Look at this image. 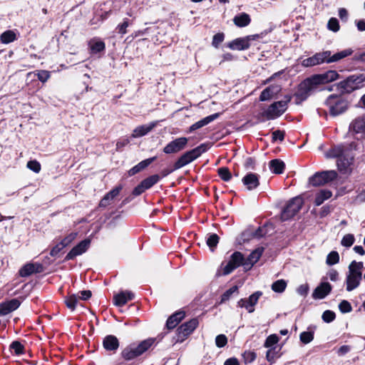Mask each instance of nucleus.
I'll return each mask as SVG.
<instances>
[{
	"label": "nucleus",
	"instance_id": "1",
	"mask_svg": "<svg viewBox=\"0 0 365 365\" xmlns=\"http://www.w3.org/2000/svg\"><path fill=\"white\" fill-rule=\"evenodd\" d=\"M357 149V144L352 142L348 145H339L331 148L326 153L327 158H337V167L339 171L346 173L354 160L352 150Z\"/></svg>",
	"mask_w": 365,
	"mask_h": 365
},
{
	"label": "nucleus",
	"instance_id": "2",
	"mask_svg": "<svg viewBox=\"0 0 365 365\" xmlns=\"http://www.w3.org/2000/svg\"><path fill=\"white\" fill-rule=\"evenodd\" d=\"M155 339L149 338L140 342L138 345L135 344H130L125 347L120 355L125 361H130L142 355L154 344Z\"/></svg>",
	"mask_w": 365,
	"mask_h": 365
},
{
	"label": "nucleus",
	"instance_id": "3",
	"mask_svg": "<svg viewBox=\"0 0 365 365\" xmlns=\"http://www.w3.org/2000/svg\"><path fill=\"white\" fill-rule=\"evenodd\" d=\"M207 149L205 144H201L195 148L185 152L174 164V169H180L200 157Z\"/></svg>",
	"mask_w": 365,
	"mask_h": 365
},
{
	"label": "nucleus",
	"instance_id": "4",
	"mask_svg": "<svg viewBox=\"0 0 365 365\" xmlns=\"http://www.w3.org/2000/svg\"><path fill=\"white\" fill-rule=\"evenodd\" d=\"M365 81V74L352 75L344 81L338 83V88L341 93H351L360 87V85Z\"/></svg>",
	"mask_w": 365,
	"mask_h": 365
},
{
	"label": "nucleus",
	"instance_id": "5",
	"mask_svg": "<svg viewBox=\"0 0 365 365\" xmlns=\"http://www.w3.org/2000/svg\"><path fill=\"white\" fill-rule=\"evenodd\" d=\"M317 84L312 80V77L303 81L298 86L295 93L297 103L305 101L317 88Z\"/></svg>",
	"mask_w": 365,
	"mask_h": 365
},
{
	"label": "nucleus",
	"instance_id": "6",
	"mask_svg": "<svg viewBox=\"0 0 365 365\" xmlns=\"http://www.w3.org/2000/svg\"><path fill=\"white\" fill-rule=\"evenodd\" d=\"M329 106V113L332 116H336L343 113L348 107L346 101L339 98L336 96L331 95L326 101Z\"/></svg>",
	"mask_w": 365,
	"mask_h": 365
},
{
	"label": "nucleus",
	"instance_id": "7",
	"mask_svg": "<svg viewBox=\"0 0 365 365\" xmlns=\"http://www.w3.org/2000/svg\"><path fill=\"white\" fill-rule=\"evenodd\" d=\"M304 202L301 197H295L287 203L283 210L281 219L283 221L287 220L294 217L302 208Z\"/></svg>",
	"mask_w": 365,
	"mask_h": 365
},
{
	"label": "nucleus",
	"instance_id": "8",
	"mask_svg": "<svg viewBox=\"0 0 365 365\" xmlns=\"http://www.w3.org/2000/svg\"><path fill=\"white\" fill-rule=\"evenodd\" d=\"M337 177V173L334 170H327L315 173L312 176L309 182L313 186H322L334 180Z\"/></svg>",
	"mask_w": 365,
	"mask_h": 365
},
{
	"label": "nucleus",
	"instance_id": "9",
	"mask_svg": "<svg viewBox=\"0 0 365 365\" xmlns=\"http://www.w3.org/2000/svg\"><path fill=\"white\" fill-rule=\"evenodd\" d=\"M290 101L289 98L287 101H279L274 102L269 106V108L264 111L263 115L267 119H274L285 112L287 108V103Z\"/></svg>",
	"mask_w": 365,
	"mask_h": 365
},
{
	"label": "nucleus",
	"instance_id": "10",
	"mask_svg": "<svg viewBox=\"0 0 365 365\" xmlns=\"http://www.w3.org/2000/svg\"><path fill=\"white\" fill-rule=\"evenodd\" d=\"M349 132L352 135H359L360 138H365V113L354 118L349 125Z\"/></svg>",
	"mask_w": 365,
	"mask_h": 365
},
{
	"label": "nucleus",
	"instance_id": "11",
	"mask_svg": "<svg viewBox=\"0 0 365 365\" xmlns=\"http://www.w3.org/2000/svg\"><path fill=\"white\" fill-rule=\"evenodd\" d=\"M245 263V258L243 255L240 252H235L230 257V259L224 268V274H228L231 273L235 269L240 266L244 267Z\"/></svg>",
	"mask_w": 365,
	"mask_h": 365
},
{
	"label": "nucleus",
	"instance_id": "12",
	"mask_svg": "<svg viewBox=\"0 0 365 365\" xmlns=\"http://www.w3.org/2000/svg\"><path fill=\"white\" fill-rule=\"evenodd\" d=\"M188 139L185 137H180L170 142L163 148V152L166 154L177 153L182 150L187 145Z\"/></svg>",
	"mask_w": 365,
	"mask_h": 365
},
{
	"label": "nucleus",
	"instance_id": "13",
	"mask_svg": "<svg viewBox=\"0 0 365 365\" xmlns=\"http://www.w3.org/2000/svg\"><path fill=\"white\" fill-rule=\"evenodd\" d=\"M329 55L330 51L317 53L313 56L304 59L302 64L305 67H310L323 63H327V58Z\"/></svg>",
	"mask_w": 365,
	"mask_h": 365
},
{
	"label": "nucleus",
	"instance_id": "14",
	"mask_svg": "<svg viewBox=\"0 0 365 365\" xmlns=\"http://www.w3.org/2000/svg\"><path fill=\"white\" fill-rule=\"evenodd\" d=\"M261 295V292H256L251 294L249 298L239 300L237 306L241 308H245L249 313H252L255 311L254 307L257 303Z\"/></svg>",
	"mask_w": 365,
	"mask_h": 365
},
{
	"label": "nucleus",
	"instance_id": "15",
	"mask_svg": "<svg viewBox=\"0 0 365 365\" xmlns=\"http://www.w3.org/2000/svg\"><path fill=\"white\" fill-rule=\"evenodd\" d=\"M90 245L91 240L89 239H86L81 241L76 246L72 248V250L66 256L65 259H73L76 257L83 254L89 248Z\"/></svg>",
	"mask_w": 365,
	"mask_h": 365
},
{
	"label": "nucleus",
	"instance_id": "16",
	"mask_svg": "<svg viewBox=\"0 0 365 365\" xmlns=\"http://www.w3.org/2000/svg\"><path fill=\"white\" fill-rule=\"evenodd\" d=\"M257 36H247L244 38H238L230 42L228 47L232 50L242 51L247 49L250 44V41L255 40Z\"/></svg>",
	"mask_w": 365,
	"mask_h": 365
},
{
	"label": "nucleus",
	"instance_id": "17",
	"mask_svg": "<svg viewBox=\"0 0 365 365\" xmlns=\"http://www.w3.org/2000/svg\"><path fill=\"white\" fill-rule=\"evenodd\" d=\"M198 320L196 318L192 319L187 322L182 324L178 328L179 337L189 336L198 326Z\"/></svg>",
	"mask_w": 365,
	"mask_h": 365
},
{
	"label": "nucleus",
	"instance_id": "18",
	"mask_svg": "<svg viewBox=\"0 0 365 365\" xmlns=\"http://www.w3.org/2000/svg\"><path fill=\"white\" fill-rule=\"evenodd\" d=\"M339 74L335 71H329L322 74L314 75L312 76V80L318 85L327 83L337 79Z\"/></svg>",
	"mask_w": 365,
	"mask_h": 365
},
{
	"label": "nucleus",
	"instance_id": "19",
	"mask_svg": "<svg viewBox=\"0 0 365 365\" xmlns=\"http://www.w3.org/2000/svg\"><path fill=\"white\" fill-rule=\"evenodd\" d=\"M43 267L39 263H28L25 264L19 271L21 277H28L34 273H40L43 272Z\"/></svg>",
	"mask_w": 365,
	"mask_h": 365
},
{
	"label": "nucleus",
	"instance_id": "20",
	"mask_svg": "<svg viewBox=\"0 0 365 365\" xmlns=\"http://www.w3.org/2000/svg\"><path fill=\"white\" fill-rule=\"evenodd\" d=\"M242 181L243 185L249 191L257 188L259 185V176L257 174L252 173H247L242 179Z\"/></svg>",
	"mask_w": 365,
	"mask_h": 365
},
{
	"label": "nucleus",
	"instance_id": "21",
	"mask_svg": "<svg viewBox=\"0 0 365 365\" xmlns=\"http://www.w3.org/2000/svg\"><path fill=\"white\" fill-rule=\"evenodd\" d=\"M119 346L118 338L113 335H108L103 340V347L108 351L115 353Z\"/></svg>",
	"mask_w": 365,
	"mask_h": 365
},
{
	"label": "nucleus",
	"instance_id": "22",
	"mask_svg": "<svg viewBox=\"0 0 365 365\" xmlns=\"http://www.w3.org/2000/svg\"><path fill=\"white\" fill-rule=\"evenodd\" d=\"M20 302L17 299H12L0 304V315L4 316L16 310L20 306Z\"/></svg>",
	"mask_w": 365,
	"mask_h": 365
},
{
	"label": "nucleus",
	"instance_id": "23",
	"mask_svg": "<svg viewBox=\"0 0 365 365\" xmlns=\"http://www.w3.org/2000/svg\"><path fill=\"white\" fill-rule=\"evenodd\" d=\"M264 251L263 247H258L248 257L245 258V263L244 264V269L246 270L250 269L251 267L259 260Z\"/></svg>",
	"mask_w": 365,
	"mask_h": 365
},
{
	"label": "nucleus",
	"instance_id": "24",
	"mask_svg": "<svg viewBox=\"0 0 365 365\" xmlns=\"http://www.w3.org/2000/svg\"><path fill=\"white\" fill-rule=\"evenodd\" d=\"M331 290V286L329 282H322L314 290L312 297L314 299H324Z\"/></svg>",
	"mask_w": 365,
	"mask_h": 365
},
{
	"label": "nucleus",
	"instance_id": "25",
	"mask_svg": "<svg viewBox=\"0 0 365 365\" xmlns=\"http://www.w3.org/2000/svg\"><path fill=\"white\" fill-rule=\"evenodd\" d=\"M158 124V122H152L148 125L138 126L133 130L132 137L140 138L150 132Z\"/></svg>",
	"mask_w": 365,
	"mask_h": 365
},
{
	"label": "nucleus",
	"instance_id": "26",
	"mask_svg": "<svg viewBox=\"0 0 365 365\" xmlns=\"http://www.w3.org/2000/svg\"><path fill=\"white\" fill-rule=\"evenodd\" d=\"M133 297V294L129 292H123L114 296V304L118 307L125 305L128 301Z\"/></svg>",
	"mask_w": 365,
	"mask_h": 365
},
{
	"label": "nucleus",
	"instance_id": "27",
	"mask_svg": "<svg viewBox=\"0 0 365 365\" xmlns=\"http://www.w3.org/2000/svg\"><path fill=\"white\" fill-rule=\"evenodd\" d=\"M363 269V262L352 261L349 266V273L361 279Z\"/></svg>",
	"mask_w": 365,
	"mask_h": 365
},
{
	"label": "nucleus",
	"instance_id": "28",
	"mask_svg": "<svg viewBox=\"0 0 365 365\" xmlns=\"http://www.w3.org/2000/svg\"><path fill=\"white\" fill-rule=\"evenodd\" d=\"M184 312H177L171 315L167 320L166 326L169 329L175 328L178 323L185 317Z\"/></svg>",
	"mask_w": 365,
	"mask_h": 365
},
{
	"label": "nucleus",
	"instance_id": "29",
	"mask_svg": "<svg viewBox=\"0 0 365 365\" xmlns=\"http://www.w3.org/2000/svg\"><path fill=\"white\" fill-rule=\"evenodd\" d=\"M218 114L217 113H215V114H213V115H209V116H207L205 118H204L203 119L196 122L195 123L192 124L190 128H189V131L190 132H192L195 130H197L207 124H209L210 123H211L212 121H213L214 120H215L217 117H218Z\"/></svg>",
	"mask_w": 365,
	"mask_h": 365
},
{
	"label": "nucleus",
	"instance_id": "30",
	"mask_svg": "<svg viewBox=\"0 0 365 365\" xmlns=\"http://www.w3.org/2000/svg\"><path fill=\"white\" fill-rule=\"evenodd\" d=\"M121 187H116L109 192H108L100 202L101 207H106L110 204V202L113 200L120 192Z\"/></svg>",
	"mask_w": 365,
	"mask_h": 365
},
{
	"label": "nucleus",
	"instance_id": "31",
	"mask_svg": "<svg viewBox=\"0 0 365 365\" xmlns=\"http://www.w3.org/2000/svg\"><path fill=\"white\" fill-rule=\"evenodd\" d=\"M156 159V157H153L150 158H148L145 160L141 161L138 165L132 168L129 171L128 174L129 175H134L136 173H139L140 170L145 168L147 166H148L152 162H153Z\"/></svg>",
	"mask_w": 365,
	"mask_h": 365
},
{
	"label": "nucleus",
	"instance_id": "32",
	"mask_svg": "<svg viewBox=\"0 0 365 365\" xmlns=\"http://www.w3.org/2000/svg\"><path fill=\"white\" fill-rule=\"evenodd\" d=\"M351 53V49H346L340 52H338L334 55H331V53L330 52V55L327 58V63L339 61L341 59L350 56Z\"/></svg>",
	"mask_w": 365,
	"mask_h": 365
},
{
	"label": "nucleus",
	"instance_id": "33",
	"mask_svg": "<svg viewBox=\"0 0 365 365\" xmlns=\"http://www.w3.org/2000/svg\"><path fill=\"white\" fill-rule=\"evenodd\" d=\"M285 165L283 161L279 159H274L269 162V168L275 174L283 173Z\"/></svg>",
	"mask_w": 365,
	"mask_h": 365
},
{
	"label": "nucleus",
	"instance_id": "34",
	"mask_svg": "<svg viewBox=\"0 0 365 365\" xmlns=\"http://www.w3.org/2000/svg\"><path fill=\"white\" fill-rule=\"evenodd\" d=\"M233 21L238 27H244L250 23V16L245 13H242L238 16H235Z\"/></svg>",
	"mask_w": 365,
	"mask_h": 365
},
{
	"label": "nucleus",
	"instance_id": "35",
	"mask_svg": "<svg viewBox=\"0 0 365 365\" xmlns=\"http://www.w3.org/2000/svg\"><path fill=\"white\" fill-rule=\"evenodd\" d=\"M361 279L358 278L356 276L351 275V274H348L346 277V290L348 292H351L353 289H356L360 284Z\"/></svg>",
	"mask_w": 365,
	"mask_h": 365
},
{
	"label": "nucleus",
	"instance_id": "36",
	"mask_svg": "<svg viewBox=\"0 0 365 365\" xmlns=\"http://www.w3.org/2000/svg\"><path fill=\"white\" fill-rule=\"evenodd\" d=\"M332 195V193L330 190H320L316 195L315 197V205L317 206H319L322 205L324 200H328Z\"/></svg>",
	"mask_w": 365,
	"mask_h": 365
},
{
	"label": "nucleus",
	"instance_id": "37",
	"mask_svg": "<svg viewBox=\"0 0 365 365\" xmlns=\"http://www.w3.org/2000/svg\"><path fill=\"white\" fill-rule=\"evenodd\" d=\"M79 299L77 294H72L65 298V303L69 309L74 311Z\"/></svg>",
	"mask_w": 365,
	"mask_h": 365
},
{
	"label": "nucleus",
	"instance_id": "38",
	"mask_svg": "<svg viewBox=\"0 0 365 365\" xmlns=\"http://www.w3.org/2000/svg\"><path fill=\"white\" fill-rule=\"evenodd\" d=\"M159 180L160 176L158 175H151L141 182L142 186H143L145 190H148L153 185H154L155 183H157Z\"/></svg>",
	"mask_w": 365,
	"mask_h": 365
},
{
	"label": "nucleus",
	"instance_id": "39",
	"mask_svg": "<svg viewBox=\"0 0 365 365\" xmlns=\"http://www.w3.org/2000/svg\"><path fill=\"white\" fill-rule=\"evenodd\" d=\"M287 287V282L284 279H279L272 284V289L278 293L283 292Z\"/></svg>",
	"mask_w": 365,
	"mask_h": 365
},
{
	"label": "nucleus",
	"instance_id": "40",
	"mask_svg": "<svg viewBox=\"0 0 365 365\" xmlns=\"http://www.w3.org/2000/svg\"><path fill=\"white\" fill-rule=\"evenodd\" d=\"M16 39V34L12 31H6L1 35V41L4 43L13 42Z\"/></svg>",
	"mask_w": 365,
	"mask_h": 365
},
{
	"label": "nucleus",
	"instance_id": "41",
	"mask_svg": "<svg viewBox=\"0 0 365 365\" xmlns=\"http://www.w3.org/2000/svg\"><path fill=\"white\" fill-rule=\"evenodd\" d=\"M276 87H274V86H269L267 88H265L260 94V96H259V100L262 101H267L269 99H270L272 98V96H273L274 94V89Z\"/></svg>",
	"mask_w": 365,
	"mask_h": 365
},
{
	"label": "nucleus",
	"instance_id": "42",
	"mask_svg": "<svg viewBox=\"0 0 365 365\" xmlns=\"http://www.w3.org/2000/svg\"><path fill=\"white\" fill-rule=\"evenodd\" d=\"M90 47L93 53H98L105 49V43L101 41L90 42Z\"/></svg>",
	"mask_w": 365,
	"mask_h": 365
},
{
	"label": "nucleus",
	"instance_id": "43",
	"mask_svg": "<svg viewBox=\"0 0 365 365\" xmlns=\"http://www.w3.org/2000/svg\"><path fill=\"white\" fill-rule=\"evenodd\" d=\"M339 261V255L337 252L332 251L331 252L327 257V264L329 265H333L338 263Z\"/></svg>",
	"mask_w": 365,
	"mask_h": 365
},
{
	"label": "nucleus",
	"instance_id": "44",
	"mask_svg": "<svg viewBox=\"0 0 365 365\" xmlns=\"http://www.w3.org/2000/svg\"><path fill=\"white\" fill-rule=\"evenodd\" d=\"M218 175L224 181H229L232 178L229 169L225 167L218 169Z\"/></svg>",
	"mask_w": 365,
	"mask_h": 365
},
{
	"label": "nucleus",
	"instance_id": "45",
	"mask_svg": "<svg viewBox=\"0 0 365 365\" xmlns=\"http://www.w3.org/2000/svg\"><path fill=\"white\" fill-rule=\"evenodd\" d=\"M354 240L352 234H346L343 237L341 243L343 246L349 247L354 244Z\"/></svg>",
	"mask_w": 365,
	"mask_h": 365
},
{
	"label": "nucleus",
	"instance_id": "46",
	"mask_svg": "<svg viewBox=\"0 0 365 365\" xmlns=\"http://www.w3.org/2000/svg\"><path fill=\"white\" fill-rule=\"evenodd\" d=\"M219 242V237L216 234L210 235L207 239V245L211 249L213 250Z\"/></svg>",
	"mask_w": 365,
	"mask_h": 365
},
{
	"label": "nucleus",
	"instance_id": "47",
	"mask_svg": "<svg viewBox=\"0 0 365 365\" xmlns=\"http://www.w3.org/2000/svg\"><path fill=\"white\" fill-rule=\"evenodd\" d=\"M77 237V232H71L63 238L60 242L61 243V247H66L71 244Z\"/></svg>",
	"mask_w": 365,
	"mask_h": 365
},
{
	"label": "nucleus",
	"instance_id": "48",
	"mask_svg": "<svg viewBox=\"0 0 365 365\" xmlns=\"http://www.w3.org/2000/svg\"><path fill=\"white\" fill-rule=\"evenodd\" d=\"M314 339V334L311 331H304L300 334V340L304 344L311 342Z\"/></svg>",
	"mask_w": 365,
	"mask_h": 365
},
{
	"label": "nucleus",
	"instance_id": "49",
	"mask_svg": "<svg viewBox=\"0 0 365 365\" xmlns=\"http://www.w3.org/2000/svg\"><path fill=\"white\" fill-rule=\"evenodd\" d=\"M327 27L329 30L336 32L339 30V21L336 18H331L327 24Z\"/></svg>",
	"mask_w": 365,
	"mask_h": 365
},
{
	"label": "nucleus",
	"instance_id": "50",
	"mask_svg": "<svg viewBox=\"0 0 365 365\" xmlns=\"http://www.w3.org/2000/svg\"><path fill=\"white\" fill-rule=\"evenodd\" d=\"M227 343V338L225 334H219L216 336L215 344L219 348L224 347Z\"/></svg>",
	"mask_w": 365,
	"mask_h": 365
},
{
	"label": "nucleus",
	"instance_id": "51",
	"mask_svg": "<svg viewBox=\"0 0 365 365\" xmlns=\"http://www.w3.org/2000/svg\"><path fill=\"white\" fill-rule=\"evenodd\" d=\"M225 35L223 33H218L214 35L212 38V45L217 48L219 45L224 41Z\"/></svg>",
	"mask_w": 365,
	"mask_h": 365
},
{
	"label": "nucleus",
	"instance_id": "52",
	"mask_svg": "<svg viewBox=\"0 0 365 365\" xmlns=\"http://www.w3.org/2000/svg\"><path fill=\"white\" fill-rule=\"evenodd\" d=\"M10 348L13 349L16 354H21L24 351V346L18 341H13L10 345Z\"/></svg>",
	"mask_w": 365,
	"mask_h": 365
},
{
	"label": "nucleus",
	"instance_id": "53",
	"mask_svg": "<svg viewBox=\"0 0 365 365\" xmlns=\"http://www.w3.org/2000/svg\"><path fill=\"white\" fill-rule=\"evenodd\" d=\"M27 168L33 170L34 173H38L41 170V165L36 160H30L27 163Z\"/></svg>",
	"mask_w": 365,
	"mask_h": 365
},
{
	"label": "nucleus",
	"instance_id": "54",
	"mask_svg": "<svg viewBox=\"0 0 365 365\" xmlns=\"http://www.w3.org/2000/svg\"><path fill=\"white\" fill-rule=\"evenodd\" d=\"M279 341V338L276 334L269 335L264 343L265 347H270L277 344Z\"/></svg>",
	"mask_w": 365,
	"mask_h": 365
},
{
	"label": "nucleus",
	"instance_id": "55",
	"mask_svg": "<svg viewBox=\"0 0 365 365\" xmlns=\"http://www.w3.org/2000/svg\"><path fill=\"white\" fill-rule=\"evenodd\" d=\"M339 308L342 313L350 312L352 309L350 303L346 300L341 301L339 305Z\"/></svg>",
	"mask_w": 365,
	"mask_h": 365
},
{
	"label": "nucleus",
	"instance_id": "56",
	"mask_svg": "<svg viewBox=\"0 0 365 365\" xmlns=\"http://www.w3.org/2000/svg\"><path fill=\"white\" fill-rule=\"evenodd\" d=\"M36 75L38 79L43 83L46 82L50 78V73L45 70L38 71Z\"/></svg>",
	"mask_w": 365,
	"mask_h": 365
},
{
	"label": "nucleus",
	"instance_id": "57",
	"mask_svg": "<svg viewBox=\"0 0 365 365\" xmlns=\"http://www.w3.org/2000/svg\"><path fill=\"white\" fill-rule=\"evenodd\" d=\"M322 319L325 322L329 323L335 319V313L332 311L327 310L323 313Z\"/></svg>",
	"mask_w": 365,
	"mask_h": 365
},
{
	"label": "nucleus",
	"instance_id": "58",
	"mask_svg": "<svg viewBox=\"0 0 365 365\" xmlns=\"http://www.w3.org/2000/svg\"><path fill=\"white\" fill-rule=\"evenodd\" d=\"M129 26V21L128 19H125L123 22L117 26L118 33L120 34H125L127 33V28Z\"/></svg>",
	"mask_w": 365,
	"mask_h": 365
},
{
	"label": "nucleus",
	"instance_id": "59",
	"mask_svg": "<svg viewBox=\"0 0 365 365\" xmlns=\"http://www.w3.org/2000/svg\"><path fill=\"white\" fill-rule=\"evenodd\" d=\"M237 289L238 288L237 286H233L232 287L227 290L222 296V301L225 302L227 300L234 292L237 291Z\"/></svg>",
	"mask_w": 365,
	"mask_h": 365
},
{
	"label": "nucleus",
	"instance_id": "60",
	"mask_svg": "<svg viewBox=\"0 0 365 365\" xmlns=\"http://www.w3.org/2000/svg\"><path fill=\"white\" fill-rule=\"evenodd\" d=\"M284 138V133L279 130H277L272 133V139L273 140H279L282 141Z\"/></svg>",
	"mask_w": 365,
	"mask_h": 365
},
{
	"label": "nucleus",
	"instance_id": "61",
	"mask_svg": "<svg viewBox=\"0 0 365 365\" xmlns=\"http://www.w3.org/2000/svg\"><path fill=\"white\" fill-rule=\"evenodd\" d=\"M77 295L80 299L87 300L91 297L92 293L90 290H83L77 294Z\"/></svg>",
	"mask_w": 365,
	"mask_h": 365
},
{
	"label": "nucleus",
	"instance_id": "62",
	"mask_svg": "<svg viewBox=\"0 0 365 365\" xmlns=\"http://www.w3.org/2000/svg\"><path fill=\"white\" fill-rule=\"evenodd\" d=\"M308 290H309V286L308 284H301L298 288H297V292L298 294H299L300 295L302 296H305L307 295V292H308Z\"/></svg>",
	"mask_w": 365,
	"mask_h": 365
},
{
	"label": "nucleus",
	"instance_id": "63",
	"mask_svg": "<svg viewBox=\"0 0 365 365\" xmlns=\"http://www.w3.org/2000/svg\"><path fill=\"white\" fill-rule=\"evenodd\" d=\"M244 357L247 362L251 363L255 359L256 354L254 352L248 351L244 354Z\"/></svg>",
	"mask_w": 365,
	"mask_h": 365
},
{
	"label": "nucleus",
	"instance_id": "64",
	"mask_svg": "<svg viewBox=\"0 0 365 365\" xmlns=\"http://www.w3.org/2000/svg\"><path fill=\"white\" fill-rule=\"evenodd\" d=\"M224 365H240L239 361L236 358H230L227 359Z\"/></svg>",
	"mask_w": 365,
	"mask_h": 365
}]
</instances>
